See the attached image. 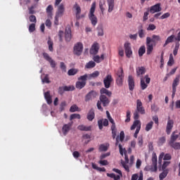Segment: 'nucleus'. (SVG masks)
<instances>
[{
    "instance_id": "f257e3e1",
    "label": "nucleus",
    "mask_w": 180,
    "mask_h": 180,
    "mask_svg": "<svg viewBox=\"0 0 180 180\" xmlns=\"http://www.w3.org/2000/svg\"><path fill=\"white\" fill-rule=\"evenodd\" d=\"M139 113H140V115H146V110L144 109V107H143V103L140 99L136 101V110L134 113V119L135 120H139V118L140 117Z\"/></svg>"
},
{
    "instance_id": "f03ea898",
    "label": "nucleus",
    "mask_w": 180,
    "mask_h": 180,
    "mask_svg": "<svg viewBox=\"0 0 180 180\" xmlns=\"http://www.w3.org/2000/svg\"><path fill=\"white\" fill-rule=\"evenodd\" d=\"M100 101L97 102V109L101 110V112H103V108H102V104L104 108L106 106H109V103H110V101L107 98L105 95H101L99 98Z\"/></svg>"
},
{
    "instance_id": "7ed1b4c3",
    "label": "nucleus",
    "mask_w": 180,
    "mask_h": 180,
    "mask_svg": "<svg viewBox=\"0 0 180 180\" xmlns=\"http://www.w3.org/2000/svg\"><path fill=\"white\" fill-rule=\"evenodd\" d=\"M96 8V3L94 2L91 4V7L90 8V13L89 14V19L91 20V23L92 26L95 27L98 24V18L95 16V9Z\"/></svg>"
},
{
    "instance_id": "20e7f679",
    "label": "nucleus",
    "mask_w": 180,
    "mask_h": 180,
    "mask_svg": "<svg viewBox=\"0 0 180 180\" xmlns=\"http://www.w3.org/2000/svg\"><path fill=\"white\" fill-rule=\"evenodd\" d=\"M151 81V79L148 77V75H145L144 77H141V89L142 91H144V89H147V87L148 86V84H150V82Z\"/></svg>"
},
{
    "instance_id": "39448f33",
    "label": "nucleus",
    "mask_w": 180,
    "mask_h": 180,
    "mask_svg": "<svg viewBox=\"0 0 180 180\" xmlns=\"http://www.w3.org/2000/svg\"><path fill=\"white\" fill-rule=\"evenodd\" d=\"M82 50H84V45H82V43L77 42L76 44H75L73 53L75 54V56H81L82 54Z\"/></svg>"
},
{
    "instance_id": "423d86ee",
    "label": "nucleus",
    "mask_w": 180,
    "mask_h": 180,
    "mask_svg": "<svg viewBox=\"0 0 180 180\" xmlns=\"http://www.w3.org/2000/svg\"><path fill=\"white\" fill-rule=\"evenodd\" d=\"M124 49L125 50V54L127 58H130L133 56V51H131V44L129 42H125L124 44Z\"/></svg>"
},
{
    "instance_id": "0eeeda50",
    "label": "nucleus",
    "mask_w": 180,
    "mask_h": 180,
    "mask_svg": "<svg viewBox=\"0 0 180 180\" xmlns=\"http://www.w3.org/2000/svg\"><path fill=\"white\" fill-rule=\"evenodd\" d=\"M42 55H43L44 60L49 62L51 68H56L57 63H56V61L54 60H53V58H51V57H50V55H49V53H47L46 52L43 53Z\"/></svg>"
},
{
    "instance_id": "6e6552de",
    "label": "nucleus",
    "mask_w": 180,
    "mask_h": 180,
    "mask_svg": "<svg viewBox=\"0 0 180 180\" xmlns=\"http://www.w3.org/2000/svg\"><path fill=\"white\" fill-rule=\"evenodd\" d=\"M108 120L112 124V126H111L112 136V139H116V134H117V129H116V123H115V120H113V118H112V117H110V118H108Z\"/></svg>"
},
{
    "instance_id": "1a4fd4ad",
    "label": "nucleus",
    "mask_w": 180,
    "mask_h": 180,
    "mask_svg": "<svg viewBox=\"0 0 180 180\" xmlns=\"http://www.w3.org/2000/svg\"><path fill=\"white\" fill-rule=\"evenodd\" d=\"M179 85V76H176L172 83V98H175V94L176 92V86Z\"/></svg>"
},
{
    "instance_id": "9d476101",
    "label": "nucleus",
    "mask_w": 180,
    "mask_h": 180,
    "mask_svg": "<svg viewBox=\"0 0 180 180\" xmlns=\"http://www.w3.org/2000/svg\"><path fill=\"white\" fill-rule=\"evenodd\" d=\"M98 96V93L94 90L89 92L84 97L85 102H89V101H92V99H95Z\"/></svg>"
},
{
    "instance_id": "9b49d317",
    "label": "nucleus",
    "mask_w": 180,
    "mask_h": 180,
    "mask_svg": "<svg viewBox=\"0 0 180 180\" xmlns=\"http://www.w3.org/2000/svg\"><path fill=\"white\" fill-rule=\"evenodd\" d=\"M112 82H113V77H112L111 75H108L103 79L105 88H106V89L110 88V84H112Z\"/></svg>"
},
{
    "instance_id": "f8f14e48",
    "label": "nucleus",
    "mask_w": 180,
    "mask_h": 180,
    "mask_svg": "<svg viewBox=\"0 0 180 180\" xmlns=\"http://www.w3.org/2000/svg\"><path fill=\"white\" fill-rule=\"evenodd\" d=\"M73 9L76 11V19L77 20H79L81 18H84V15H80L81 14V7L78 4L75 3V4L73 6Z\"/></svg>"
},
{
    "instance_id": "ddd939ff",
    "label": "nucleus",
    "mask_w": 180,
    "mask_h": 180,
    "mask_svg": "<svg viewBox=\"0 0 180 180\" xmlns=\"http://www.w3.org/2000/svg\"><path fill=\"white\" fill-rule=\"evenodd\" d=\"M99 52V44L95 42L91 46V48L90 49V54H92L93 56H96V54Z\"/></svg>"
},
{
    "instance_id": "4468645a",
    "label": "nucleus",
    "mask_w": 180,
    "mask_h": 180,
    "mask_svg": "<svg viewBox=\"0 0 180 180\" xmlns=\"http://www.w3.org/2000/svg\"><path fill=\"white\" fill-rule=\"evenodd\" d=\"M71 127H72V122H69L68 124H65L62 127V131L64 136H67L70 130H71Z\"/></svg>"
},
{
    "instance_id": "2eb2a0df",
    "label": "nucleus",
    "mask_w": 180,
    "mask_h": 180,
    "mask_svg": "<svg viewBox=\"0 0 180 180\" xmlns=\"http://www.w3.org/2000/svg\"><path fill=\"white\" fill-rule=\"evenodd\" d=\"M162 8H161V4H157L154 6H152L149 10L150 13H155L156 12H161Z\"/></svg>"
},
{
    "instance_id": "dca6fc26",
    "label": "nucleus",
    "mask_w": 180,
    "mask_h": 180,
    "mask_svg": "<svg viewBox=\"0 0 180 180\" xmlns=\"http://www.w3.org/2000/svg\"><path fill=\"white\" fill-rule=\"evenodd\" d=\"M72 32H71V27L68 26L65 28V39L66 41H71V37H72V34H71Z\"/></svg>"
},
{
    "instance_id": "f3484780",
    "label": "nucleus",
    "mask_w": 180,
    "mask_h": 180,
    "mask_svg": "<svg viewBox=\"0 0 180 180\" xmlns=\"http://www.w3.org/2000/svg\"><path fill=\"white\" fill-rule=\"evenodd\" d=\"M98 129L100 130H102V129H103V126H105V127L109 126V121H108L107 119L99 120L98 121Z\"/></svg>"
},
{
    "instance_id": "a211bd4d",
    "label": "nucleus",
    "mask_w": 180,
    "mask_h": 180,
    "mask_svg": "<svg viewBox=\"0 0 180 180\" xmlns=\"http://www.w3.org/2000/svg\"><path fill=\"white\" fill-rule=\"evenodd\" d=\"M172 127H174V120L169 118L167 124V127H166L167 134H171Z\"/></svg>"
},
{
    "instance_id": "6ab92c4d",
    "label": "nucleus",
    "mask_w": 180,
    "mask_h": 180,
    "mask_svg": "<svg viewBox=\"0 0 180 180\" xmlns=\"http://www.w3.org/2000/svg\"><path fill=\"white\" fill-rule=\"evenodd\" d=\"M128 85H129V91H133L134 89V86H135L134 79L131 75H129L128 77Z\"/></svg>"
},
{
    "instance_id": "aec40b11",
    "label": "nucleus",
    "mask_w": 180,
    "mask_h": 180,
    "mask_svg": "<svg viewBox=\"0 0 180 180\" xmlns=\"http://www.w3.org/2000/svg\"><path fill=\"white\" fill-rule=\"evenodd\" d=\"M136 77H141V75H144V74H146V68L141 66V67H138L136 69Z\"/></svg>"
},
{
    "instance_id": "412c9836",
    "label": "nucleus",
    "mask_w": 180,
    "mask_h": 180,
    "mask_svg": "<svg viewBox=\"0 0 180 180\" xmlns=\"http://www.w3.org/2000/svg\"><path fill=\"white\" fill-rule=\"evenodd\" d=\"M144 171L150 172H157L158 171V167L157 166L148 165L144 168Z\"/></svg>"
},
{
    "instance_id": "4be33fe9",
    "label": "nucleus",
    "mask_w": 180,
    "mask_h": 180,
    "mask_svg": "<svg viewBox=\"0 0 180 180\" xmlns=\"http://www.w3.org/2000/svg\"><path fill=\"white\" fill-rule=\"evenodd\" d=\"M87 119L89 122H92L95 119V110L91 108L89 110V112L87 113Z\"/></svg>"
},
{
    "instance_id": "5701e85b",
    "label": "nucleus",
    "mask_w": 180,
    "mask_h": 180,
    "mask_svg": "<svg viewBox=\"0 0 180 180\" xmlns=\"http://www.w3.org/2000/svg\"><path fill=\"white\" fill-rule=\"evenodd\" d=\"M107 4L109 13L113 12V9H115V0H107Z\"/></svg>"
},
{
    "instance_id": "b1692460",
    "label": "nucleus",
    "mask_w": 180,
    "mask_h": 180,
    "mask_svg": "<svg viewBox=\"0 0 180 180\" xmlns=\"http://www.w3.org/2000/svg\"><path fill=\"white\" fill-rule=\"evenodd\" d=\"M64 11H65L64 4H60L58 7V11L56 12V15L61 18V16H63V15H64Z\"/></svg>"
},
{
    "instance_id": "393cba45",
    "label": "nucleus",
    "mask_w": 180,
    "mask_h": 180,
    "mask_svg": "<svg viewBox=\"0 0 180 180\" xmlns=\"http://www.w3.org/2000/svg\"><path fill=\"white\" fill-rule=\"evenodd\" d=\"M44 98H45L48 105H51V103H53V100L51 99V96L50 95V91H46L44 93Z\"/></svg>"
},
{
    "instance_id": "a878e982",
    "label": "nucleus",
    "mask_w": 180,
    "mask_h": 180,
    "mask_svg": "<svg viewBox=\"0 0 180 180\" xmlns=\"http://www.w3.org/2000/svg\"><path fill=\"white\" fill-rule=\"evenodd\" d=\"M53 8L52 5H49L46 9L48 18H53Z\"/></svg>"
},
{
    "instance_id": "bb28decb",
    "label": "nucleus",
    "mask_w": 180,
    "mask_h": 180,
    "mask_svg": "<svg viewBox=\"0 0 180 180\" xmlns=\"http://www.w3.org/2000/svg\"><path fill=\"white\" fill-rule=\"evenodd\" d=\"M78 130H80L81 131H91V129H92V127L91 126L89 127H86L84 124L82 125H79L77 127Z\"/></svg>"
},
{
    "instance_id": "cd10ccee",
    "label": "nucleus",
    "mask_w": 180,
    "mask_h": 180,
    "mask_svg": "<svg viewBox=\"0 0 180 180\" xmlns=\"http://www.w3.org/2000/svg\"><path fill=\"white\" fill-rule=\"evenodd\" d=\"M137 179L143 180V172L142 171L140 172L139 176V174H132L131 180H137Z\"/></svg>"
},
{
    "instance_id": "c85d7f7f",
    "label": "nucleus",
    "mask_w": 180,
    "mask_h": 180,
    "mask_svg": "<svg viewBox=\"0 0 180 180\" xmlns=\"http://www.w3.org/2000/svg\"><path fill=\"white\" fill-rule=\"evenodd\" d=\"M179 137V135L175 134V132H173L171 135L170 140L169 141L168 144H171L172 143H175L176 140H178Z\"/></svg>"
},
{
    "instance_id": "c756f323",
    "label": "nucleus",
    "mask_w": 180,
    "mask_h": 180,
    "mask_svg": "<svg viewBox=\"0 0 180 180\" xmlns=\"http://www.w3.org/2000/svg\"><path fill=\"white\" fill-rule=\"evenodd\" d=\"M169 172V170L168 169H167L166 170H162V172L160 173L159 175V179L164 180L165 178H167V175H168Z\"/></svg>"
},
{
    "instance_id": "7c9ffc66",
    "label": "nucleus",
    "mask_w": 180,
    "mask_h": 180,
    "mask_svg": "<svg viewBox=\"0 0 180 180\" xmlns=\"http://www.w3.org/2000/svg\"><path fill=\"white\" fill-rule=\"evenodd\" d=\"M100 93L101 94V95H107V96L109 97L112 96V91H110L106 88H102L100 90Z\"/></svg>"
},
{
    "instance_id": "2f4dec72",
    "label": "nucleus",
    "mask_w": 180,
    "mask_h": 180,
    "mask_svg": "<svg viewBox=\"0 0 180 180\" xmlns=\"http://www.w3.org/2000/svg\"><path fill=\"white\" fill-rule=\"evenodd\" d=\"M85 85H86V82H81L80 80L76 82V88L77 89H82V88L85 87Z\"/></svg>"
},
{
    "instance_id": "473e14b6",
    "label": "nucleus",
    "mask_w": 180,
    "mask_h": 180,
    "mask_svg": "<svg viewBox=\"0 0 180 180\" xmlns=\"http://www.w3.org/2000/svg\"><path fill=\"white\" fill-rule=\"evenodd\" d=\"M174 39H175V35L172 34L171 36H169L165 41V43L164 44L163 47H165L167 44H169V43H172Z\"/></svg>"
},
{
    "instance_id": "72a5a7b5",
    "label": "nucleus",
    "mask_w": 180,
    "mask_h": 180,
    "mask_svg": "<svg viewBox=\"0 0 180 180\" xmlns=\"http://www.w3.org/2000/svg\"><path fill=\"white\" fill-rule=\"evenodd\" d=\"M169 146L174 148V150H180V142H173L172 143H169Z\"/></svg>"
},
{
    "instance_id": "f704fd0d",
    "label": "nucleus",
    "mask_w": 180,
    "mask_h": 180,
    "mask_svg": "<svg viewBox=\"0 0 180 180\" xmlns=\"http://www.w3.org/2000/svg\"><path fill=\"white\" fill-rule=\"evenodd\" d=\"M78 81H80L82 82H86L88 81L89 79V75L85 74L84 75L80 76L79 77L77 78Z\"/></svg>"
},
{
    "instance_id": "c9c22d12",
    "label": "nucleus",
    "mask_w": 180,
    "mask_h": 180,
    "mask_svg": "<svg viewBox=\"0 0 180 180\" xmlns=\"http://www.w3.org/2000/svg\"><path fill=\"white\" fill-rule=\"evenodd\" d=\"M152 164L155 167H157V164H158V159L157 158V154L155 153H153L152 155Z\"/></svg>"
},
{
    "instance_id": "e433bc0d",
    "label": "nucleus",
    "mask_w": 180,
    "mask_h": 180,
    "mask_svg": "<svg viewBox=\"0 0 180 180\" xmlns=\"http://www.w3.org/2000/svg\"><path fill=\"white\" fill-rule=\"evenodd\" d=\"M105 6H106L105 1H99V8L101 9L102 15H103L104 13H105Z\"/></svg>"
},
{
    "instance_id": "4c0bfd02",
    "label": "nucleus",
    "mask_w": 180,
    "mask_h": 180,
    "mask_svg": "<svg viewBox=\"0 0 180 180\" xmlns=\"http://www.w3.org/2000/svg\"><path fill=\"white\" fill-rule=\"evenodd\" d=\"M153 50H154V47L153 46V44L146 45V54L150 56L153 53Z\"/></svg>"
},
{
    "instance_id": "58836bf2",
    "label": "nucleus",
    "mask_w": 180,
    "mask_h": 180,
    "mask_svg": "<svg viewBox=\"0 0 180 180\" xmlns=\"http://www.w3.org/2000/svg\"><path fill=\"white\" fill-rule=\"evenodd\" d=\"M97 32H98V36H103V25H98L97 27Z\"/></svg>"
},
{
    "instance_id": "ea45409f",
    "label": "nucleus",
    "mask_w": 180,
    "mask_h": 180,
    "mask_svg": "<svg viewBox=\"0 0 180 180\" xmlns=\"http://www.w3.org/2000/svg\"><path fill=\"white\" fill-rule=\"evenodd\" d=\"M107 176H109V178H112L114 180H120V175H117L115 174V173H108Z\"/></svg>"
},
{
    "instance_id": "a19ab883",
    "label": "nucleus",
    "mask_w": 180,
    "mask_h": 180,
    "mask_svg": "<svg viewBox=\"0 0 180 180\" xmlns=\"http://www.w3.org/2000/svg\"><path fill=\"white\" fill-rule=\"evenodd\" d=\"M96 65V63L92 60L87 63L85 65V68H94Z\"/></svg>"
},
{
    "instance_id": "79ce46f5",
    "label": "nucleus",
    "mask_w": 180,
    "mask_h": 180,
    "mask_svg": "<svg viewBox=\"0 0 180 180\" xmlns=\"http://www.w3.org/2000/svg\"><path fill=\"white\" fill-rule=\"evenodd\" d=\"M153 126H154V122L153 121H150V122H148L145 128L146 131H150V130H151V129H153Z\"/></svg>"
},
{
    "instance_id": "37998d69",
    "label": "nucleus",
    "mask_w": 180,
    "mask_h": 180,
    "mask_svg": "<svg viewBox=\"0 0 180 180\" xmlns=\"http://www.w3.org/2000/svg\"><path fill=\"white\" fill-rule=\"evenodd\" d=\"M146 53V46H142L139 49V57H143V55Z\"/></svg>"
},
{
    "instance_id": "c03bdc74",
    "label": "nucleus",
    "mask_w": 180,
    "mask_h": 180,
    "mask_svg": "<svg viewBox=\"0 0 180 180\" xmlns=\"http://www.w3.org/2000/svg\"><path fill=\"white\" fill-rule=\"evenodd\" d=\"M139 126H140V121L138 120H136L134 122V124H132V126L131 127V130H134V129H136V127H139Z\"/></svg>"
},
{
    "instance_id": "a18cd8bd",
    "label": "nucleus",
    "mask_w": 180,
    "mask_h": 180,
    "mask_svg": "<svg viewBox=\"0 0 180 180\" xmlns=\"http://www.w3.org/2000/svg\"><path fill=\"white\" fill-rule=\"evenodd\" d=\"M97 77H99V71H95L93 73L89 75V79H91V78H97Z\"/></svg>"
},
{
    "instance_id": "49530a36",
    "label": "nucleus",
    "mask_w": 180,
    "mask_h": 180,
    "mask_svg": "<svg viewBox=\"0 0 180 180\" xmlns=\"http://www.w3.org/2000/svg\"><path fill=\"white\" fill-rule=\"evenodd\" d=\"M28 30L30 33H33L34 30H36V24L35 23H32L30 25Z\"/></svg>"
},
{
    "instance_id": "de8ad7c7",
    "label": "nucleus",
    "mask_w": 180,
    "mask_h": 180,
    "mask_svg": "<svg viewBox=\"0 0 180 180\" xmlns=\"http://www.w3.org/2000/svg\"><path fill=\"white\" fill-rule=\"evenodd\" d=\"M117 77L124 78V75H123V68H120V69L117 72Z\"/></svg>"
},
{
    "instance_id": "09e8293b",
    "label": "nucleus",
    "mask_w": 180,
    "mask_h": 180,
    "mask_svg": "<svg viewBox=\"0 0 180 180\" xmlns=\"http://www.w3.org/2000/svg\"><path fill=\"white\" fill-rule=\"evenodd\" d=\"M65 106H67V103L65 101H62L60 104V112H63L65 109Z\"/></svg>"
},
{
    "instance_id": "8fccbe9b",
    "label": "nucleus",
    "mask_w": 180,
    "mask_h": 180,
    "mask_svg": "<svg viewBox=\"0 0 180 180\" xmlns=\"http://www.w3.org/2000/svg\"><path fill=\"white\" fill-rule=\"evenodd\" d=\"M171 164V162L165 161L162 165V171H167V167Z\"/></svg>"
},
{
    "instance_id": "3c124183",
    "label": "nucleus",
    "mask_w": 180,
    "mask_h": 180,
    "mask_svg": "<svg viewBox=\"0 0 180 180\" xmlns=\"http://www.w3.org/2000/svg\"><path fill=\"white\" fill-rule=\"evenodd\" d=\"M77 72H78V70L77 69H70L68 72V75H75Z\"/></svg>"
},
{
    "instance_id": "603ef678",
    "label": "nucleus",
    "mask_w": 180,
    "mask_h": 180,
    "mask_svg": "<svg viewBox=\"0 0 180 180\" xmlns=\"http://www.w3.org/2000/svg\"><path fill=\"white\" fill-rule=\"evenodd\" d=\"M83 139H84L85 140H87V141H85L84 143L85 144H88V143H89V141H91V135L86 134H84L83 135Z\"/></svg>"
},
{
    "instance_id": "864d4df0",
    "label": "nucleus",
    "mask_w": 180,
    "mask_h": 180,
    "mask_svg": "<svg viewBox=\"0 0 180 180\" xmlns=\"http://www.w3.org/2000/svg\"><path fill=\"white\" fill-rule=\"evenodd\" d=\"M167 141V139H165V136L160 137L159 139V141L158 142V146H162Z\"/></svg>"
},
{
    "instance_id": "5fc2aeb1",
    "label": "nucleus",
    "mask_w": 180,
    "mask_h": 180,
    "mask_svg": "<svg viewBox=\"0 0 180 180\" xmlns=\"http://www.w3.org/2000/svg\"><path fill=\"white\" fill-rule=\"evenodd\" d=\"M63 87L65 88V92L74 91L75 89V87L74 86H64Z\"/></svg>"
},
{
    "instance_id": "6e6d98bb",
    "label": "nucleus",
    "mask_w": 180,
    "mask_h": 180,
    "mask_svg": "<svg viewBox=\"0 0 180 180\" xmlns=\"http://www.w3.org/2000/svg\"><path fill=\"white\" fill-rule=\"evenodd\" d=\"M118 147L120 148V154H121L122 155H123V154H126V153H127V151L126 150V148H123V146H122V144H119Z\"/></svg>"
},
{
    "instance_id": "4d7b16f0",
    "label": "nucleus",
    "mask_w": 180,
    "mask_h": 180,
    "mask_svg": "<svg viewBox=\"0 0 180 180\" xmlns=\"http://www.w3.org/2000/svg\"><path fill=\"white\" fill-rule=\"evenodd\" d=\"M121 164H122L123 168H124L125 171H127V172H130V167H129V165H127L126 164V162L122 161V162H121Z\"/></svg>"
},
{
    "instance_id": "13d9d810",
    "label": "nucleus",
    "mask_w": 180,
    "mask_h": 180,
    "mask_svg": "<svg viewBox=\"0 0 180 180\" xmlns=\"http://www.w3.org/2000/svg\"><path fill=\"white\" fill-rule=\"evenodd\" d=\"M161 40V37H160V35H153L152 36V41L153 43H155V41H160Z\"/></svg>"
},
{
    "instance_id": "bf43d9fd",
    "label": "nucleus",
    "mask_w": 180,
    "mask_h": 180,
    "mask_svg": "<svg viewBox=\"0 0 180 180\" xmlns=\"http://www.w3.org/2000/svg\"><path fill=\"white\" fill-rule=\"evenodd\" d=\"M48 45H49V51H53V41H51V39L49 38L48 40Z\"/></svg>"
},
{
    "instance_id": "052dcab7",
    "label": "nucleus",
    "mask_w": 180,
    "mask_h": 180,
    "mask_svg": "<svg viewBox=\"0 0 180 180\" xmlns=\"http://www.w3.org/2000/svg\"><path fill=\"white\" fill-rule=\"evenodd\" d=\"M123 78L124 77H117L116 82L119 86H122V85H123Z\"/></svg>"
},
{
    "instance_id": "680f3d73",
    "label": "nucleus",
    "mask_w": 180,
    "mask_h": 180,
    "mask_svg": "<svg viewBox=\"0 0 180 180\" xmlns=\"http://www.w3.org/2000/svg\"><path fill=\"white\" fill-rule=\"evenodd\" d=\"M74 119H81V115L79 114H72L70 120H74Z\"/></svg>"
},
{
    "instance_id": "e2e57ef3",
    "label": "nucleus",
    "mask_w": 180,
    "mask_h": 180,
    "mask_svg": "<svg viewBox=\"0 0 180 180\" xmlns=\"http://www.w3.org/2000/svg\"><path fill=\"white\" fill-rule=\"evenodd\" d=\"M78 111V106L77 105H73L70 108V112L74 113V112Z\"/></svg>"
},
{
    "instance_id": "0e129e2a",
    "label": "nucleus",
    "mask_w": 180,
    "mask_h": 180,
    "mask_svg": "<svg viewBox=\"0 0 180 180\" xmlns=\"http://www.w3.org/2000/svg\"><path fill=\"white\" fill-rule=\"evenodd\" d=\"M172 158V156H171V154L167 153L163 156V160L165 161H169Z\"/></svg>"
},
{
    "instance_id": "69168bd1",
    "label": "nucleus",
    "mask_w": 180,
    "mask_h": 180,
    "mask_svg": "<svg viewBox=\"0 0 180 180\" xmlns=\"http://www.w3.org/2000/svg\"><path fill=\"white\" fill-rule=\"evenodd\" d=\"M93 60H94V61H95V63H97V64H99V63H101V56H94V57H93Z\"/></svg>"
},
{
    "instance_id": "338daca9",
    "label": "nucleus",
    "mask_w": 180,
    "mask_h": 180,
    "mask_svg": "<svg viewBox=\"0 0 180 180\" xmlns=\"http://www.w3.org/2000/svg\"><path fill=\"white\" fill-rule=\"evenodd\" d=\"M151 110L153 112H158V110H160V108H158V105L153 104L151 105Z\"/></svg>"
},
{
    "instance_id": "774afa93",
    "label": "nucleus",
    "mask_w": 180,
    "mask_h": 180,
    "mask_svg": "<svg viewBox=\"0 0 180 180\" xmlns=\"http://www.w3.org/2000/svg\"><path fill=\"white\" fill-rule=\"evenodd\" d=\"M99 151H108V146L101 144L99 147Z\"/></svg>"
}]
</instances>
